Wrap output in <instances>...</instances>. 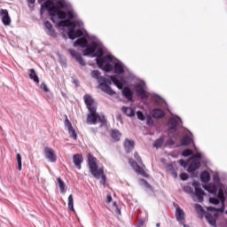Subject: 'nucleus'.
Masks as SVG:
<instances>
[{
	"label": "nucleus",
	"mask_w": 227,
	"mask_h": 227,
	"mask_svg": "<svg viewBox=\"0 0 227 227\" xmlns=\"http://www.w3.org/2000/svg\"><path fill=\"white\" fill-rule=\"evenodd\" d=\"M0 17L2 18V22L4 26H10V24H12V19L10 18V14L8 13V10L1 9Z\"/></svg>",
	"instance_id": "obj_15"
},
{
	"label": "nucleus",
	"mask_w": 227,
	"mask_h": 227,
	"mask_svg": "<svg viewBox=\"0 0 227 227\" xmlns=\"http://www.w3.org/2000/svg\"><path fill=\"white\" fill-rule=\"evenodd\" d=\"M217 200H219V201L222 204V207H224V203L226 202V197H224V192H223V190H219L218 193H217Z\"/></svg>",
	"instance_id": "obj_35"
},
{
	"label": "nucleus",
	"mask_w": 227,
	"mask_h": 227,
	"mask_svg": "<svg viewBox=\"0 0 227 227\" xmlns=\"http://www.w3.org/2000/svg\"><path fill=\"white\" fill-rule=\"evenodd\" d=\"M113 83L118 90H123V82L121 81V78L117 75H111L109 78L103 77L101 83H99L101 91L106 95H110V97L116 95V91L111 88V84Z\"/></svg>",
	"instance_id": "obj_3"
},
{
	"label": "nucleus",
	"mask_w": 227,
	"mask_h": 227,
	"mask_svg": "<svg viewBox=\"0 0 227 227\" xmlns=\"http://www.w3.org/2000/svg\"><path fill=\"white\" fill-rule=\"evenodd\" d=\"M195 196L198 198L199 203H202L203 201V197L205 196V191L200 188H195Z\"/></svg>",
	"instance_id": "obj_29"
},
{
	"label": "nucleus",
	"mask_w": 227,
	"mask_h": 227,
	"mask_svg": "<svg viewBox=\"0 0 227 227\" xmlns=\"http://www.w3.org/2000/svg\"><path fill=\"white\" fill-rule=\"evenodd\" d=\"M90 76L92 77V79H96L100 86V83L102 82L104 76L100 75V71L98 70H93L90 73Z\"/></svg>",
	"instance_id": "obj_28"
},
{
	"label": "nucleus",
	"mask_w": 227,
	"mask_h": 227,
	"mask_svg": "<svg viewBox=\"0 0 227 227\" xmlns=\"http://www.w3.org/2000/svg\"><path fill=\"white\" fill-rule=\"evenodd\" d=\"M106 201V203H111V201H113V197L111 195H107Z\"/></svg>",
	"instance_id": "obj_60"
},
{
	"label": "nucleus",
	"mask_w": 227,
	"mask_h": 227,
	"mask_svg": "<svg viewBox=\"0 0 227 227\" xmlns=\"http://www.w3.org/2000/svg\"><path fill=\"white\" fill-rule=\"evenodd\" d=\"M139 184L142 185V187H145V189H147V191H153L152 190V185H150L148 181H146L145 179H141L139 181Z\"/></svg>",
	"instance_id": "obj_40"
},
{
	"label": "nucleus",
	"mask_w": 227,
	"mask_h": 227,
	"mask_svg": "<svg viewBox=\"0 0 227 227\" xmlns=\"http://www.w3.org/2000/svg\"><path fill=\"white\" fill-rule=\"evenodd\" d=\"M134 146H136V143L134 142V140H129V138H127L124 141V148L126 150V153H130V152L134 150Z\"/></svg>",
	"instance_id": "obj_21"
},
{
	"label": "nucleus",
	"mask_w": 227,
	"mask_h": 227,
	"mask_svg": "<svg viewBox=\"0 0 227 227\" xmlns=\"http://www.w3.org/2000/svg\"><path fill=\"white\" fill-rule=\"evenodd\" d=\"M41 89L45 91V93H49V88L47 87V84L45 82L41 83Z\"/></svg>",
	"instance_id": "obj_53"
},
{
	"label": "nucleus",
	"mask_w": 227,
	"mask_h": 227,
	"mask_svg": "<svg viewBox=\"0 0 227 227\" xmlns=\"http://www.w3.org/2000/svg\"><path fill=\"white\" fill-rule=\"evenodd\" d=\"M204 215H205V218L207 219L208 224H210L211 226H215L216 222H215V218H214V215H212L208 212H206Z\"/></svg>",
	"instance_id": "obj_32"
},
{
	"label": "nucleus",
	"mask_w": 227,
	"mask_h": 227,
	"mask_svg": "<svg viewBox=\"0 0 227 227\" xmlns=\"http://www.w3.org/2000/svg\"><path fill=\"white\" fill-rule=\"evenodd\" d=\"M112 72H114V74H117L118 75H121V74L125 72V64L118 60L117 62L114 63Z\"/></svg>",
	"instance_id": "obj_14"
},
{
	"label": "nucleus",
	"mask_w": 227,
	"mask_h": 227,
	"mask_svg": "<svg viewBox=\"0 0 227 227\" xmlns=\"http://www.w3.org/2000/svg\"><path fill=\"white\" fill-rule=\"evenodd\" d=\"M89 38H91L92 40H97V36L96 35L89 36Z\"/></svg>",
	"instance_id": "obj_63"
},
{
	"label": "nucleus",
	"mask_w": 227,
	"mask_h": 227,
	"mask_svg": "<svg viewBox=\"0 0 227 227\" xmlns=\"http://www.w3.org/2000/svg\"><path fill=\"white\" fill-rule=\"evenodd\" d=\"M164 145V137H160V138L156 139L153 145V148H162Z\"/></svg>",
	"instance_id": "obj_33"
},
{
	"label": "nucleus",
	"mask_w": 227,
	"mask_h": 227,
	"mask_svg": "<svg viewBox=\"0 0 227 227\" xmlns=\"http://www.w3.org/2000/svg\"><path fill=\"white\" fill-rule=\"evenodd\" d=\"M65 121H64V127L67 129L68 134L71 137V139L77 140V132H75V129H74V126H72V122L68 119V116L65 115Z\"/></svg>",
	"instance_id": "obj_7"
},
{
	"label": "nucleus",
	"mask_w": 227,
	"mask_h": 227,
	"mask_svg": "<svg viewBox=\"0 0 227 227\" xmlns=\"http://www.w3.org/2000/svg\"><path fill=\"white\" fill-rule=\"evenodd\" d=\"M200 180L202 184H208L210 182V174L208 171H202L200 173Z\"/></svg>",
	"instance_id": "obj_30"
},
{
	"label": "nucleus",
	"mask_w": 227,
	"mask_h": 227,
	"mask_svg": "<svg viewBox=\"0 0 227 227\" xmlns=\"http://www.w3.org/2000/svg\"><path fill=\"white\" fill-rule=\"evenodd\" d=\"M182 125H184V122L180 117H172L169 119L168 123V130H175L176 127H182Z\"/></svg>",
	"instance_id": "obj_8"
},
{
	"label": "nucleus",
	"mask_w": 227,
	"mask_h": 227,
	"mask_svg": "<svg viewBox=\"0 0 227 227\" xmlns=\"http://www.w3.org/2000/svg\"><path fill=\"white\" fill-rule=\"evenodd\" d=\"M183 191H184L187 194H194V190H192V187L191 186H184Z\"/></svg>",
	"instance_id": "obj_48"
},
{
	"label": "nucleus",
	"mask_w": 227,
	"mask_h": 227,
	"mask_svg": "<svg viewBox=\"0 0 227 227\" xmlns=\"http://www.w3.org/2000/svg\"><path fill=\"white\" fill-rule=\"evenodd\" d=\"M192 187H194L195 190H196V188H197V189H200V184L197 183V182H193V183L192 184Z\"/></svg>",
	"instance_id": "obj_61"
},
{
	"label": "nucleus",
	"mask_w": 227,
	"mask_h": 227,
	"mask_svg": "<svg viewBox=\"0 0 227 227\" xmlns=\"http://www.w3.org/2000/svg\"><path fill=\"white\" fill-rule=\"evenodd\" d=\"M154 123H155V121H153L152 116L147 115V117H146V125H148L149 127H153Z\"/></svg>",
	"instance_id": "obj_45"
},
{
	"label": "nucleus",
	"mask_w": 227,
	"mask_h": 227,
	"mask_svg": "<svg viewBox=\"0 0 227 227\" xmlns=\"http://www.w3.org/2000/svg\"><path fill=\"white\" fill-rule=\"evenodd\" d=\"M195 210L197 214H200L201 215V217H203V215L207 214V212H205V209H203V207H201V205L200 204H195Z\"/></svg>",
	"instance_id": "obj_39"
},
{
	"label": "nucleus",
	"mask_w": 227,
	"mask_h": 227,
	"mask_svg": "<svg viewBox=\"0 0 227 227\" xmlns=\"http://www.w3.org/2000/svg\"><path fill=\"white\" fill-rule=\"evenodd\" d=\"M16 160L18 162L19 171H22V157L20 156V153L16 154Z\"/></svg>",
	"instance_id": "obj_42"
},
{
	"label": "nucleus",
	"mask_w": 227,
	"mask_h": 227,
	"mask_svg": "<svg viewBox=\"0 0 227 227\" xmlns=\"http://www.w3.org/2000/svg\"><path fill=\"white\" fill-rule=\"evenodd\" d=\"M116 120H117V121H120V123L123 124V117H122L121 114H117Z\"/></svg>",
	"instance_id": "obj_57"
},
{
	"label": "nucleus",
	"mask_w": 227,
	"mask_h": 227,
	"mask_svg": "<svg viewBox=\"0 0 227 227\" xmlns=\"http://www.w3.org/2000/svg\"><path fill=\"white\" fill-rule=\"evenodd\" d=\"M129 164L131 166V168H133V169H134V171H136V173H137L138 175H141L142 176H145V178H148V174H146V172H145V169H143V168H141L137 164V162H136V160H134L133 159H129Z\"/></svg>",
	"instance_id": "obj_10"
},
{
	"label": "nucleus",
	"mask_w": 227,
	"mask_h": 227,
	"mask_svg": "<svg viewBox=\"0 0 227 227\" xmlns=\"http://www.w3.org/2000/svg\"><path fill=\"white\" fill-rule=\"evenodd\" d=\"M134 90L142 100H146L148 98V94L146 93V83H137L134 86Z\"/></svg>",
	"instance_id": "obj_6"
},
{
	"label": "nucleus",
	"mask_w": 227,
	"mask_h": 227,
	"mask_svg": "<svg viewBox=\"0 0 227 227\" xmlns=\"http://www.w3.org/2000/svg\"><path fill=\"white\" fill-rule=\"evenodd\" d=\"M43 153L45 159H47L49 162H56V160H58V156H56V152H54V149L51 147H45Z\"/></svg>",
	"instance_id": "obj_9"
},
{
	"label": "nucleus",
	"mask_w": 227,
	"mask_h": 227,
	"mask_svg": "<svg viewBox=\"0 0 227 227\" xmlns=\"http://www.w3.org/2000/svg\"><path fill=\"white\" fill-rule=\"evenodd\" d=\"M68 52L72 56V58H74L76 59L81 67H86V61H84V59H82V55H81V53L77 52V51L74 49H69Z\"/></svg>",
	"instance_id": "obj_12"
},
{
	"label": "nucleus",
	"mask_w": 227,
	"mask_h": 227,
	"mask_svg": "<svg viewBox=\"0 0 227 227\" xmlns=\"http://www.w3.org/2000/svg\"><path fill=\"white\" fill-rule=\"evenodd\" d=\"M175 138L170 137L168 141H167V145H168V146H173L175 145V140H173Z\"/></svg>",
	"instance_id": "obj_58"
},
{
	"label": "nucleus",
	"mask_w": 227,
	"mask_h": 227,
	"mask_svg": "<svg viewBox=\"0 0 227 227\" xmlns=\"http://www.w3.org/2000/svg\"><path fill=\"white\" fill-rule=\"evenodd\" d=\"M28 72H30L28 74V78L31 81H34V82H35L36 84H40V78H38V74H36V71H35L34 68L28 69Z\"/></svg>",
	"instance_id": "obj_25"
},
{
	"label": "nucleus",
	"mask_w": 227,
	"mask_h": 227,
	"mask_svg": "<svg viewBox=\"0 0 227 227\" xmlns=\"http://www.w3.org/2000/svg\"><path fill=\"white\" fill-rule=\"evenodd\" d=\"M135 114H137V120H140V121H145L146 118L145 117V114H143L141 111L135 112Z\"/></svg>",
	"instance_id": "obj_44"
},
{
	"label": "nucleus",
	"mask_w": 227,
	"mask_h": 227,
	"mask_svg": "<svg viewBox=\"0 0 227 227\" xmlns=\"http://www.w3.org/2000/svg\"><path fill=\"white\" fill-rule=\"evenodd\" d=\"M83 35L84 33L82 29H77L73 31V34H71V35H67V36L70 40H75V38H79V36H82Z\"/></svg>",
	"instance_id": "obj_31"
},
{
	"label": "nucleus",
	"mask_w": 227,
	"mask_h": 227,
	"mask_svg": "<svg viewBox=\"0 0 227 227\" xmlns=\"http://www.w3.org/2000/svg\"><path fill=\"white\" fill-rule=\"evenodd\" d=\"M121 112L125 116H128V118H134V116H136V107L122 106Z\"/></svg>",
	"instance_id": "obj_17"
},
{
	"label": "nucleus",
	"mask_w": 227,
	"mask_h": 227,
	"mask_svg": "<svg viewBox=\"0 0 227 227\" xmlns=\"http://www.w3.org/2000/svg\"><path fill=\"white\" fill-rule=\"evenodd\" d=\"M84 161V158L81 154H74L73 157V162L77 169H81V164Z\"/></svg>",
	"instance_id": "obj_22"
},
{
	"label": "nucleus",
	"mask_w": 227,
	"mask_h": 227,
	"mask_svg": "<svg viewBox=\"0 0 227 227\" xmlns=\"http://www.w3.org/2000/svg\"><path fill=\"white\" fill-rule=\"evenodd\" d=\"M201 157V153H197L192 156L191 160H200Z\"/></svg>",
	"instance_id": "obj_49"
},
{
	"label": "nucleus",
	"mask_w": 227,
	"mask_h": 227,
	"mask_svg": "<svg viewBox=\"0 0 227 227\" xmlns=\"http://www.w3.org/2000/svg\"><path fill=\"white\" fill-rule=\"evenodd\" d=\"M68 208L69 210H72V212H75V209L74 208V195L68 196Z\"/></svg>",
	"instance_id": "obj_41"
},
{
	"label": "nucleus",
	"mask_w": 227,
	"mask_h": 227,
	"mask_svg": "<svg viewBox=\"0 0 227 227\" xmlns=\"http://www.w3.org/2000/svg\"><path fill=\"white\" fill-rule=\"evenodd\" d=\"M152 116H153V118H164V116H166V114L164 113V111L162 109L154 108L152 111Z\"/></svg>",
	"instance_id": "obj_27"
},
{
	"label": "nucleus",
	"mask_w": 227,
	"mask_h": 227,
	"mask_svg": "<svg viewBox=\"0 0 227 227\" xmlns=\"http://www.w3.org/2000/svg\"><path fill=\"white\" fill-rule=\"evenodd\" d=\"M209 203H211L212 205H219L220 200L217 198H209Z\"/></svg>",
	"instance_id": "obj_50"
},
{
	"label": "nucleus",
	"mask_w": 227,
	"mask_h": 227,
	"mask_svg": "<svg viewBox=\"0 0 227 227\" xmlns=\"http://www.w3.org/2000/svg\"><path fill=\"white\" fill-rule=\"evenodd\" d=\"M145 218H141L138 220L137 223V227H143L145 225Z\"/></svg>",
	"instance_id": "obj_54"
},
{
	"label": "nucleus",
	"mask_w": 227,
	"mask_h": 227,
	"mask_svg": "<svg viewBox=\"0 0 227 227\" xmlns=\"http://www.w3.org/2000/svg\"><path fill=\"white\" fill-rule=\"evenodd\" d=\"M208 192H210V194H217V187L215 186H209L208 188Z\"/></svg>",
	"instance_id": "obj_51"
},
{
	"label": "nucleus",
	"mask_w": 227,
	"mask_h": 227,
	"mask_svg": "<svg viewBox=\"0 0 227 227\" xmlns=\"http://www.w3.org/2000/svg\"><path fill=\"white\" fill-rule=\"evenodd\" d=\"M168 136H169V137H171L172 139H175L176 141V139H178V137H180V131H178V129H176L168 130Z\"/></svg>",
	"instance_id": "obj_36"
},
{
	"label": "nucleus",
	"mask_w": 227,
	"mask_h": 227,
	"mask_svg": "<svg viewBox=\"0 0 227 227\" xmlns=\"http://www.w3.org/2000/svg\"><path fill=\"white\" fill-rule=\"evenodd\" d=\"M98 120L99 123H103L104 125L107 123V121L106 120V116L103 114L98 115Z\"/></svg>",
	"instance_id": "obj_46"
},
{
	"label": "nucleus",
	"mask_w": 227,
	"mask_h": 227,
	"mask_svg": "<svg viewBox=\"0 0 227 227\" xmlns=\"http://www.w3.org/2000/svg\"><path fill=\"white\" fill-rule=\"evenodd\" d=\"M190 135L189 136H184L183 137V138L181 139V145L183 146H189V145H191V143H192V137H194V136L192 135V133L191 131H189Z\"/></svg>",
	"instance_id": "obj_24"
},
{
	"label": "nucleus",
	"mask_w": 227,
	"mask_h": 227,
	"mask_svg": "<svg viewBox=\"0 0 227 227\" xmlns=\"http://www.w3.org/2000/svg\"><path fill=\"white\" fill-rule=\"evenodd\" d=\"M191 155H192V150L191 149H186L182 153L183 157H191Z\"/></svg>",
	"instance_id": "obj_47"
},
{
	"label": "nucleus",
	"mask_w": 227,
	"mask_h": 227,
	"mask_svg": "<svg viewBox=\"0 0 227 227\" xmlns=\"http://www.w3.org/2000/svg\"><path fill=\"white\" fill-rule=\"evenodd\" d=\"M179 164L180 166H182L183 168H185V166H187V163L184 160H179Z\"/></svg>",
	"instance_id": "obj_59"
},
{
	"label": "nucleus",
	"mask_w": 227,
	"mask_h": 227,
	"mask_svg": "<svg viewBox=\"0 0 227 227\" xmlns=\"http://www.w3.org/2000/svg\"><path fill=\"white\" fill-rule=\"evenodd\" d=\"M59 27H68V33L70 36L74 34L75 27H77V24L74 21L70 20H65L58 22Z\"/></svg>",
	"instance_id": "obj_5"
},
{
	"label": "nucleus",
	"mask_w": 227,
	"mask_h": 227,
	"mask_svg": "<svg viewBox=\"0 0 227 227\" xmlns=\"http://www.w3.org/2000/svg\"><path fill=\"white\" fill-rule=\"evenodd\" d=\"M122 95L128 99L129 102H132L134 100V92L129 87H122Z\"/></svg>",
	"instance_id": "obj_20"
},
{
	"label": "nucleus",
	"mask_w": 227,
	"mask_h": 227,
	"mask_svg": "<svg viewBox=\"0 0 227 227\" xmlns=\"http://www.w3.org/2000/svg\"><path fill=\"white\" fill-rule=\"evenodd\" d=\"M110 136L114 141V143H118L120 139H121V133L117 129H112L110 132Z\"/></svg>",
	"instance_id": "obj_23"
},
{
	"label": "nucleus",
	"mask_w": 227,
	"mask_h": 227,
	"mask_svg": "<svg viewBox=\"0 0 227 227\" xmlns=\"http://www.w3.org/2000/svg\"><path fill=\"white\" fill-rule=\"evenodd\" d=\"M57 185L62 194L67 192V184H65V181L61 179V177L57 178Z\"/></svg>",
	"instance_id": "obj_26"
},
{
	"label": "nucleus",
	"mask_w": 227,
	"mask_h": 227,
	"mask_svg": "<svg viewBox=\"0 0 227 227\" xmlns=\"http://www.w3.org/2000/svg\"><path fill=\"white\" fill-rule=\"evenodd\" d=\"M201 168V162L200 160H192L187 169L188 173H194V171H198Z\"/></svg>",
	"instance_id": "obj_19"
},
{
	"label": "nucleus",
	"mask_w": 227,
	"mask_h": 227,
	"mask_svg": "<svg viewBox=\"0 0 227 227\" xmlns=\"http://www.w3.org/2000/svg\"><path fill=\"white\" fill-rule=\"evenodd\" d=\"M180 178H181V180L185 181V180H187V178H189V175H187V173H182L180 175Z\"/></svg>",
	"instance_id": "obj_56"
},
{
	"label": "nucleus",
	"mask_w": 227,
	"mask_h": 227,
	"mask_svg": "<svg viewBox=\"0 0 227 227\" xmlns=\"http://www.w3.org/2000/svg\"><path fill=\"white\" fill-rule=\"evenodd\" d=\"M28 4H35L36 3V0H27Z\"/></svg>",
	"instance_id": "obj_62"
},
{
	"label": "nucleus",
	"mask_w": 227,
	"mask_h": 227,
	"mask_svg": "<svg viewBox=\"0 0 227 227\" xmlns=\"http://www.w3.org/2000/svg\"><path fill=\"white\" fill-rule=\"evenodd\" d=\"M207 212H220V214H224V207H207Z\"/></svg>",
	"instance_id": "obj_38"
},
{
	"label": "nucleus",
	"mask_w": 227,
	"mask_h": 227,
	"mask_svg": "<svg viewBox=\"0 0 227 227\" xmlns=\"http://www.w3.org/2000/svg\"><path fill=\"white\" fill-rule=\"evenodd\" d=\"M152 100L153 102H154V104H156V106H160L161 102H164V104H166V101H164L162 98H160V96L157 94L152 96Z\"/></svg>",
	"instance_id": "obj_37"
},
{
	"label": "nucleus",
	"mask_w": 227,
	"mask_h": 227,
	"mask_svg": "<svg viewBox=\"0 0 227 227\" xmlns=\"http://www.w3.org/2000/svg\"><path fill=\"white\" fill-rule=\"evenodd\" d=\"M84 104L87 106V109L90 111L91 109H97V106H93L95 104V99L90 94H85L83 97Z\"/></svg>",
	"instance_id": "obj_16"
},
{
	"label": "nucleus",
	"mask_w": 227,
	"mask_h": 227,
	"mask_svg": "<svg viewBox=\"0 0 227 227\" xmlns=\"http://www.w3.org/2000/svg\"><path fill=\"white\" fill-rule=\"evenodd\" d=\"M44 27L47 29V35H49L50 36H52V38H56V36H58V34L56 33V30H54V27L52 26L51 21L46 20L44 22Z\"/></svg>",
	"instance_id": "obj_18"
},
{
	"label": "nucleus",
	"mask_w": 227,
	"mask_h": 227,
	"mask_svg": "<svg viewBox=\"0 0 227 227\" xmlns=\"http://www.w3.org/2000/svg\"><path fill=\"white\" fill-rule=\"evenodd\" d=\"M116 213L117 214H121V210H120V208H117Z\"/></svg>",
	"instance_id": "obj_64"
},
{
	"label": "nucleus",
	"mask_w": 227,
	"mask_h": 227,
	"mask_svg": "<svg viewBox=\"0 0 227 227\" xmlns=\"http://www.w3.org/2000/svg\"><path fill=\"white\" fill-rule=\"evenodd\" d=\"M168 170L170 171V174L173 176V177L177 178L178 174L176 173V170H175V168L173 167V165H168Z\"/></svg>",
	"instance_id": "obj_43"
},
{
	"label": "nucleus",
	"mask_w": 227,
	"mask_h": 227,
	"mask_svg": "<svg viewBox=\"0 0 227 227\" xmlns=\"http://www.w3.org/2000/svg\"><path fill=\"white\" fill-rule=\"evenodd\" d=\"M90 114L87 115V123L90 125H97L98 121V114H97V108H90Z\"/></svg>",
	"instance_id": "obj_11"
},
{
	"label": "nucleus",
	"mask_w": 227,
	"mask_h": 227,
	"mask_svg": "<svg viewBox=\"0 0 227 227\" xmlns=\"http://www.w3.org/2000/svg\"><path fill=\"white\" fill-rule=\"evenodd\" d=\"M42 8L48 11L49 15L51 17V22H56V17L60 20L67 19V12L61 10H72V4L67 0H59L56 3L52 0H47Z\"/></svg>",
	"instance_id": "obj_2"
},
{
	"label": "nucleus",
	"mask_w": 227,
	"mask_h": 227,
	"mask_svg": "<svg viewBox=\"0 0 227 227\" xmlns=\"http://www.w3.org/2000/svg\"><path fill=\"white\" fill-rule=\"evenodd\" d=\"M134 157L136 160L138 162V164H143V160L141 159V156L137 153H134Z\"/></svg>",
	"instance_id": "obj_52"
},
{
	"label": "nucleus",
	"mask_w": 227,
	"mask_h": 227,
	"mask_svg": "<svg viewBox=\"0 0 227 227\" xmlns=\"http://www.w3.org/2000/svg\"><path fill=\"white\" fill-rule=\"evenodd\" d=\"M88 166L90 168V172L94 178L99 180L101 185H106V174H104V168H98L97 158H95L91 153L88 154Z\"/></svg>",
	"instance_id": "obj_4"
},
{
	"label": "nucleus",
	"mask_w": 227,
	"mask_h": 227,
	"mask_svg": "<svg viewBox=\"0 0 227 227\" xmlns=\"http://www.w3.org/2000/svg\"><path fill=\"white\" fill-rule=\"evenodd\" d=\"M176 220L184 226V221H185V213L184 212V209L176 205Z\"/></svg>",
	"instance_id": "obj_13"
},
{
	"label": "nucleus",
	"mask_w": 227,
	"mask_h": 227,
	"mask_svg": "<svg viewBox=\"0 0 227 227\" xmlns=\"http://www.w3.org/2000/svg\"><path fill=\"white\" fill-rule=\"evenodd\" d=\"M79 45L83 50V56H90V58H97L96 63L99 68H102L105 72H113V56H104V44L100 41L92 42L88 44V39L81 37L74 43V46ZM104 56V57H102Z\"/></svg>",
	"instance_id": "obj_1"
},
{
	"label": "nucleus",
	"mask_w": 227,
	"mask_h": 227,
	"mask_svg": "<svg viewBox=\"0 0 227 227\" xmlns=\"http://www.w3.org/2000/svg\"><path fill=\"white\" fill-rule=\"evenodd\" d=\"M76 26H77L78 27H80L81 29H83V27H84V22H82V20H78L76 21Z\"/></svg>",
	"instance_id": "obj_55"
},
{
	"label": "nucleus",
	"mask_w": 227,
	"mask_h": 227,
	"mask_svg": "<svg viewBox=\"0 0 227 227\" xmlns=\"http://www.w3.org/2000/svg\"><path fill=\"white\" fill-rule=\"evenodd\" d=\"M69 10L67 12H66V19H67V20H72L73 19H77V14L75 12H74V8L71 7V9H67Z\"/></svg>",
	"instance_id": "obj_34"
}]
</instances>
